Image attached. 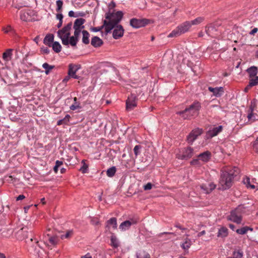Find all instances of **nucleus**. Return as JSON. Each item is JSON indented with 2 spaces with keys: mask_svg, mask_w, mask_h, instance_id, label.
<instances>
[{
  "mask_svg": "<svg viewBox=\"0 0 258 258\" xmlns=\"http://www.w3.org/2000/svg\"><path fill=\"white\" fill-rule=\"evenodd\" d=\"M191 27L189 21H185L178 25L168 36V37H174L180 36L187 32Z\"/></svg>",
  "mask_w": 258,
  "mask_h": 258,
  "instance_id": "39448f33",
  "label": "nucleus"
},
{
  "mask_svg": "<svg viewBox=\"0 0 258 258\" xmlns=\"http://www.w3.org/2000/svg\"><path fill=\"white\" fill-rule=\"evenodd\" d=\"M42 67L45 70V73L48 75L50 73V71L54 68V66L49 65L48 63L45 62L42 64Z\"/></svg>",
  "mask_w": 258,
  "mask_h": 258,
  "instance_id": "f704fd0d",
  "label": "nucleus"
},
{
  "mask_svg": "<svg viewBox=\"0 0 258 258\" xmlns=\"http://www.w3.org/2000/svg\"><path fill=\"white\" fill-rule=\"evenodd\" d=\"M216 187V185L212 182H207L201 185V188L203 191L208 194L211 192Z\"/></svg>",
  "mask_w": 258,
  "mask_h": 258,
  "instance_id": "4468645a",
  "label": "nucleus"
},
{
  "mask_svg": "<svg viewBox=\"0 0 258 258\" xmlns=\"http://www.w3.org/2000/svg\"><path fill=\"white\" fill-rule=\"evenodd\" d=\"M91 43L94 47H98L103 44V41L99 37L94 36L92 38Z\"/></svg>",
  "mask_w": 258,
  "mask_h": 258,
  "instance_id": "aec40b11",
  "label": "nucleus"
},
{
  "mask_svg": "<svg viewBox=\"0 0 258 258\" xmlns=\"http://www.w3.org/2000/svg\"><path fill=\"white\" fill-rule=\"evenodd\" d=\"M12 28L10 26H8L7 27V28H4L3 29V31L5 32V33H8L9 32L11 31L12 30Z\"/></svg>",
  "mask_w": 258,
  "mask_h": 258,
  "instance_id": "4d7b16f0",
  "label": "nucleus"
},
{
  "mask_svg": "<svg viewBox=\"0 0 258 258\" xmlns=\"http://www.w3.org/2000/svg\"><path fill=\"white\" fill-rule=\"evenodd\" d=\"M72 26V24L70 22L57 31V36L61 40V42L64 45L68 46L69 44V38L71 34L70 31Z\"/></svg>",
  "mask_w": 258,
  "mask_h": 258,
  "instance_id": "20e7f679",
  "label": "nucleus"
},
{
  "mask_svg": "<svg viewBox=\"0 0 258 258\" xmlns=\"http://www.w3.org/2000/svg\"><path fill=\"white\" fill-rule=\"evenodd\" d=\"M195 153L194 148L187 147L181 149L179 153L176 154V157L179 159L187 160L191 158Z\"/></svg>",
  "mask_w": 258,
  "mask_h": 258,
  "instance_id": "423d86ee",
  "label": "nucleus"
},
{
  "mask_svg": "<svg viewBox=\"0 0 258 258\" xmlns=\"http://www.w3.org/2000/svg\"><path fill=\"white\" fill-rule=\"evenodd\" d=\"M114 28L112 33L113 38L117 39L121 37L124 34V29L122 26L120 25H117Z\"/></svg>",
  "mask_w": 258,
  "mask_h": 258,
  "instance_id": "f8f14e48",
  "label": "nucleus"
},
{
  "mask_svg": "<svg viewBox=\"0 0 258 258\" xmlns=\"http://www.w3.org/2000/svg\"><path fill=\"white\" fill-rule=\"evenodd\" d=\"M153 185L151 183L148 182L147 184L144 186V189L145 190H150L152 188Z\"/></svg>",
  "mask_w": 258,
  "mask_h": 258,
  "instance_id": "8fccbe9b",
  "label": "nucleus"
},
{
  "mask_svg": "<svg viewBox=\"0 0 258 258\" xmlns=\"http://www.w3.org/2000/svg\"><path fill=\"white\" fill-rule=\"evenodd\" d=\"M75 30V31H74V36L79 38V35L81 33V32L82 31V29H78V28H73Z\"/></svg>",
  "mask_w": 258,
  "mask_h": 258,
  "instance_id": "09e8293b",
  "label": "nucleus"
},
{
  "mask_svg": "<svg viewBox=\"0 0 258 258\" xmlns=\"http://www.w3.org/2000/svg\"><path fill=\"white\" fill-rule=\"evenodd\" d=\"M213 29H214V28L213 26L206 27V32L209 36H210V35H211L210 31L211 30H213Z\"/></svg>",
  "mask_w": 258,
  "mask_h": 258,
  "instance_id": "3c124183",
  "label": "nucleus"
},
{
  "mask_svg": "<svg viewBox=\"0 0 258 258\" xmlns=\"http://www.w3.org/2000/svg\"><path fill=\"white\" fill-rule=\"evenodd\" d=\"M63 17V15L61 13H59L56 15V18L59 21H62Z\"/></svg>",
  "mask_w": 258,
  "mask_h": 258,
  "instance_id": "6e6d98bb",
  "label": "nucleus"
},
{
  "mask_svg": "<svg viewBox=\"0 0 258 258\" xmlns=\"http://www.w3.org/2000/svg\"><path fill=\"white\" fill-rule=\"evenodd\" d=\"M175 227L181 229V230H185L186 229L184 228H182L179 224H176L175 225Z\"/></svg>",
  "mask_w": 258,
  "mask_h": 258,
  "instance_id": "338daca9",
  "label": "nucleus"
},
{
  "mask_svg": "<svg viewBox=\"0 0 258 258\" xmlns=\"http://www.w3.org/2000/svg\"><path fill=\"white\" fill-rule=\"evenodd\" d=\"M150 20L147 19L133 18L130 20V25L134 28H139L147 25L149 23Z\"/></svg>",
  "mask_w": 258,
  "mask_h": 258,
  "instance_id": "6e6552de",
  "label": "nucleus"
},
{
  "mask_svg": "<svg viewBox=\"0 0 258 258\" xmlns=\"http://www.w3.org/2000/svg\"><path fill=\"white\" fill-rule=\"evenodd\" d=\"M137 258H150V255L144 250H140L136 253Z\"/></svg>",
  "mask_w": 258,
  "mask_h": 258,
  "instance_id": "393cba45",
  "label": "nucleus"
},
{
  "mask_svg": "<svg viewBox=\"0 0 258 258\" xmlns=\"http://www.w3.org/2000/svg\"><path fill=\"white\" fill-rule=\"evenodd\" d=\"M111 245L114 248H117L119 246L118 242L116 237L112 235L111 236Z\"/></svg>",
  "mask_w": 258,
  "mask_h": 258,
  "instance_id": "c9c22d12",
  "label": "nucleus"
},
{
  "mask_svg": "<svg viewBox=\"0 0 258 258\" xmlns=\"http://www.w3.org/2000/svg\"><path fill=\"white\" fill-rule=\"evenodd\" d=\"M257 30H258L257 28H254L250 32L249 34L250 35H253L257 32Z\"/></svg>",
  "mask_w": 258,
  "mask_h": 258,
  "instance_id": "052dcab7",
  "label": "nucleus"
},
{
  "mask_svg": "<svg viewBox=\"0 0 258 258\" xmlns=\"http://www.w3.org/2000/svg\"><path fill=\"white\" fill-rule=\"evenodd\" d=\"M141 148L142 147L140 145H136L135 146L134 148V152L136 157L140 154V150Z\"/></svg>",
  "mask_w": 258,
  "mask_h": 258,
  "instance_id": "c03bdc74",
  "label": "nucleus"
},
{
  "mask_svg": "<svg viewBox=\"0 0 258 258\" xmlns=\"http://www.w3.org/2000/svg\"><path fill=\"white\" fill-rule=\"evenodd\" d=\"M204 19L203 17H199L192 21H189V23L191 26L192 25H197L201 23L204 21Z\"/></svg>",
  "mask_w": 258,
  "mask_h": 258,
  "instance_id": "72a5a7b5",
  "label": "nucleus"
},
{
  "mask_svg": "<svg viewBox=\"0 0 258 258\" xmlns=\"http://www.w3.org/2000/svg\"><path fill=\"white\" fill-rule=\"evenodd\" d=\"M201 108V103L198 101H195L184 110L177 112V114L181 115L184 119H189L192 117L197 116L199 114Z\"/></svg>",
  "mask_w": 258,
  "mask_h": 258,
  "instance_id": "7ed1b4c3",
  "label": "nucleus"
},
{
  "mask_svg": "<svg viewBox=\"0 0 258 258\" xmlns=\"http://www.w3.org/2000/svg\"><path fill=\"white\" fill-rule=\"evenodd\" d=\"M41 51L43 52V53L46 54H47L49 53V50L47 47H42Z\"/></svg>",
  "mask_w": 258,
  "mask_h": 258,
  "instance_id": "5fc2aeb1",
  "label": "nucleus"
},
{
  "mask_svg": "<svg viewBox=\"0 0 258 258\" xmlns=\"http://www.w3.org/2000/svg\"><path fill=\"white\" fill-rule=\"evenodd\" d=\"M206 233V232L205 230L202 231L200 232H199L198 234V237H201L202 235H204Z\"/></svg>",
  "mask_w": 258,
  "mask_h": 258,
  "instance_id": "0e129e2a",
  "label": "nucleus"
},
{
  "mask_svg": "<svg viewBox=\"0 0 258 258\" xmlns=\"http://www.w3.org/2000/svg\"><path fill=\"white\" fill-rule=\"evenodd\" d=\"M105 27L104 25L100 27H92L91 28V31L94 32H97L100 31L103 27Z\"/></svg>",
  "mask_w": 258,
  "mask_h": 258,
  "instance_id": "de8ad7c7",
  "label": "nucleus"
},
{
  "mask_svg": "<svg viewBox=\"0 0 258 258\" xmlns=\"http://www.w3.org/2000/svg\"><path fill=\"white\" fill-rule=\"evenodd\" d=\"M243 182L247 187H249V184H251L250 183V179L248 177H246L243 180Z\"/></svg>",
  "mask_w": 258,
  "mask_h": 258,
  "instance_id": "864d4df0",
  "label": "nucleus"
},
{
  "mask_svg": "<svg viewBox=\"0 0 258 258\" xmlns=\"http://www.w3.org/2000/svg\"><path fill=\"white\" fill-rule=\"evenodd\" d=\"M223 128V127L222 125H219L218 126L210 128L207 133V136L208 138H210L215 137L222 132Z\"/></svg>",
  "mask_w": 258,
  "mask_h": 258,
  "instance_id": "9b49d317",
  "label": "nucleus"
},
{
  "mask_svg": "<svg viewBox=\"0 0 258 258\" xmlns=\"http://www.w3.org/2000/svg\"><path fill=\"white\" fill-rule=\"evenodd\" d=\"M58 241V238L56 236H53L48 238V241L47 242L46 244L49 248H51L52 247L56 245Z\"/></svg>",
  "mask_w": 258,
  "mask_h": 258,
  "instance_id": "f3484780",
  "label": "nucleus"
},
{
  "mask_svg": "<svg viewBox=\"0 0 258 258\" xmlns=\"http://www.w3.org/2000/svg\"><path fill=\"white\" fill-rule=\"evenodd\" d=\"M56 6H57V8L56 9V11L58 12H61L62 7V5H63V2L61 0H57L56 2Z\"/></svg>",
  "mask_w": 258,
  "mask_h": 258,
  "instance_id": "37998d69",
  "label": "nucleus"
},
{
  "mask_svg": "<svg viewBox=\"0 0 258 258\" xmlns=\"http://www.w3.org/2000/svg\"><path fill=\"white\" fill-rule=\"evenodd\" d=\"M69 16L71 17H76V16H75V13L73 11H69Z\"/></svg>",
  "mask_w": 258,
  "mask_h": 258,
  "instance_id": "680f3d73",
  "label": "nucleus"
},
{
  "mask_svg": "<svg viewBox=\"0 0 258 258\" xmlns=\"http://www.w3.org/2000/svg\"><path fill=\"white\" fill-rule=\"evenodd\" d=\"M73 234L72 230H69L66 232L64 235H61V238H68Z\"/></svg>",
  "mask_w": 258,
  "mask_h": 258,
  "instance_id": "49530a36",
  "label": "nucleus"
},
{
  "mask_svg": "<svg viewBox=\"0 0 258 258\" xmlns=\"http://www.w3.org/2000/svg\"><path fill=\"white\" fill-rule=\"evenodd\" d=\"M85 22V20L83 18L77 19L74 22L73 28L83 29L84 28L83 24Z\"/></svg>",
  "mask_w": 258,
  "mask_h": 258,
  "instance_id": "a211bd4d",
  "label": "nucleus"
},
{
  "mask_svg": "<svg viewBox=\"0 0 258 258\" xmlns=\"http://www.w3.org/2000/svg\"><path fill=\"white\" fill-rule=\"evenodd\" d=\"M81 163L82 164V166L80 168V171H81L83 173L87 172L88 170V165L86 164L85 160H83L81 162Z\"/></svg>",
  "mask_w": 258,
  "mask_h": 258,
  "instance_id": "e433bc0d",
  "label": "nucleus"
},
{
  "mask_svg": "<svg viewBox=\"0 0 258 258\" xmlns=\"http://www.w3.org/2000/svg\"><path fill=\"white\" fill-rule=\"evenodd\" d=\"M80 69V65H73L70 64L68 71V75L70 77L75 75L76 72Z\"/></svg>",
  "mask_w": 258,
  "mask_h": 258,
  "instance_id": "6ab92c4d",
  "label": "nucleus"
},
{
  "mask_svg": "<svg viewBox=\"0 0 258 258\" xmlns=\"http://www.w3.org/2000/svg\"><path fill=\"white\" fill-rule=\"evenodd\" d=\"M246 72L249 75L250 78L256 77L257 74V68L255 66H252L246 70Z\"/></svg>",
  "mask_w": 258,
  "mask_h": 258,
  "instance_id": "412c9836",
  "label": "nucleus"
},
{
  "mask_svg": "<svg viewBox=\"0 0 258 258\" xmlns=\"http://www.w3.org/2000/svg\"><path fill=\"white\" fill-rule=\"evenodd\" d=\"M203 129L199 127L193 129L187 136L186 142L190 145H192L198 138L203 134Z\"/></svg>",
  "mask_w": 258,
  "mask_h": 258,
  "instance_id": "0eeeda50",
  "label": "nucleus"
},
{
  "mask_svg": "<svg viewBox=\"0 0 258 258\" xmlns=\"http://www.w3.org/2000/svg\"><path fill=\"white\" fill-rule=\"evenodd\" d=\"M258 85V76H256L254 79H249V87H253Z\"/></svg>",
  "mask_w": 258,
  "mask_h": 258,
  "instance_id": "a19ab883",
  "label": "nucleus"
},
{
  "mask_svg": "<svg viewBox=\"0 0 258 258\" xmlns=\"http://www.w3.org/2000/svg\"><path fill=\"white\" fill-rule=\"evenodd\" d=\"M51 46L53 50L56 53L59 52L61 50V46L60 43L57 41L54 42Z\"/></svg>",
  "mask_w": 258,
  "mask_h": 258,
  "instance_id": "c85d7f7f",
  "label": "nucleus"
},
{
  "mask_svg": "<svg viewBox=\"0 0 258 258\" xmlns=\"http://www.w3.org/2000/svg\"><path fill=\"white\" fill-rule=\"evenodd\" d=\"M107 225H112L114 229L117 228V221L115 218H111L107 222Z\"/></svg>",
  "mask_w": 258,
  "mask_h": 258,
  "instance_id": "4c0bfd02",
  "label": "nucleus"
},
{
  "mask_svg": "<svg viewBox=\"0 0 258 258\" xmlns=\"http://www.w3.org/2000/svg\"><path fill=\"white\" fill-rule=\"evenodd\" d=\"M248 230H252V228H250L248 227L245 226L243 227H242L241 228L238 229L236 230V232L238 234L243 235L247 233Z\"/></svg>",
  "mask_w": 258,
  "mask_h": 258,
  "instance_id": "c756f323",
  "label": "nucleus"
},
{
  "mask_svg": "<svg viewBox=\"0 0 258 258\" xmlns=\"http://www.w3.org/2000/svg\"><path fill=\"white\" fill-rule=\"evenodd\" d=\"M63 162L59 160H56L55 162V166L59 167L61 165H62Z\"/></svg>",
  "mask_w": 258,
  "mask_h": 258,
  "instance_id": "13d9d810",
  "label": "nucleus"
},
{
  "mask_svg": "<svg viewBox=\"0 0 258 258\" xmlns=\"http://www.w3.org/2000/svg\"><path fill=\"white\" fill-rule=\"evenodd\" d=\"M238 168L234 167L228 171L222 170L219 179V188L221 190H225L229 188L232 185L234 177L236 176L238 171Z\"/></svg>",
  "mask_w": 258,
  "mask_h": 258,
  "instance_id": "f257e3e1",
  "label": "nucleus"
},
{
  "mask_svg": "<svg viewBox=\"0 0 258 258\" xmlns=\"http://www.w3.org/2000/svg\"><path fill=\"white\" fill-rule=\"evenodd\" d=\"M79 38L74 36H70L69 38V44L72 46H76L78 41Z\"/></svg>",
  "mask_w": 258,
  "mask_h": 258,
  "instance_id": "473e14b6",
  "label": "nucleus"
},
{
  "mask_svg": "<svg viewBox=\"0 0 258 258\" xmlns=\"http://www.w3.org/2000/svg\"><path fill=\"white\" fill-rule=\"evenodd\" d=\"M198 157L200 160H201L204 162H207L210 160L211 158V153L210 151H206L200 154Z\"/></svg>",
  "mask_w": 258,
  "mask_h": 258,
  "instance_id": "2eb2a0df",
  "label": "nucleus"
},
{
  "mask_svg": "<svg viewBox=\"0 0 258 258\" xmlns=\"http://www.w3.org/2000/svg\"><path fill=\"white\" fill-rule=\"evenodd\" d=\"M227 219L236 224H240L242 221V216L239 210L235 209L231 212Z\"/></svg>",
  "mask_w": 258,
  "mask_h": 258,
  "instance_id": "1a4fd4ad",
  "label": "nucleus"
},
{
  "mask_svg": "<svg viewBox=\"0 0 258 258\" xmlns=\"http://www.w3.org/2000/svg\"><path fill=\"white\" fill-rule=\"evenodd\" d=\"M116 171V168L115 166H112L107 170L106 174L109 177H113Z\"/></svg>",
  "mask_w": 258,
  "mask_h": 258,
  "instance_id": "7c9ffc66",
  "label": "nucleus"
},
{
  "mask_svg": "<svg viewBox=\"0 0 258 258\" xmlns=\"http://www.w3.org/2000/svg\"><path fill=\"white\" fill-rule=\"evenodd\" d=\"M137 223L136 220L132 219L131 220H126L122 222L119 226V228L121 231H125L128 229L132 224H135Z\"/></svg>",
  "mask_w": 258,
  "mask_h": 258,
  "instance_id": "ddd939ff",
  "label": "nucleus"
},
{
  "mask_svg": "<svg viewBox=\"0 0 258 258\" xmlns=\"http://www.w3.org/2000/svg\"><path fill=\"white\" fill-rule=\"evenodd\" d=\"M253 149L258 154V138L253 143Z\"/></svg>",
  "mask_w": 258,
  "mask_h": 258,
  "instance_id": "a18cd8bd",
  "label": "nucleus"
},
{
  "mask_svg": "<svg viewBox=\"0 0 258 258\" xmlns=\"http://www.w3.org/2000/svg\"><path fill=\"white\" fill-rule=\"evenodd\" d=\"M229 226L230 228L232 229L233 231L235 230V226L233 224H229Z\"/></svg>",
  "mask_w": 258,
  "mask_h": 258,
  "instance_id": "774afa93",
  "label": "nucleus"
},
{
  "mask_svg": "<svg viewBox=\"0 0 258 258\" xmlns=\"http://www.w3.org/2000/svg\"><path fill=\"white\" fill-rule=\"evenodd\" d=\"M77 98L76 97L74 98V104L70 106V108L72 110H75L78 109H81V107L80 105V103L77 101Z\"/></svg>",
  "mask_w": 258,
  "mask_h": 258,
  "instance_id": "2f4dec72",
  "label": "nucleus"
},
{
  "mask_svg": "<svg viewBox=\"0 0 258 258\" xmlns=\"http://www.w3.org/2000/svg\"><path fill=\"white\" fill-rule=\"evenodd\" d=\"M199 158L193 159L190 161V164L194 165H198L199 164Z\"/></svg>",
  "mask_w": 258,
  "mask_h": 258,
  "instance_id": "603ef678",
  "label": "nucleus"
},
{
  "mask_svg": "<svg viewBox=\"0 0 258 258\" xmlns=\"http://www.w3.org/2000/svg\"><path fill=\"white\" fill-rule=\"evenodd\" d=\"M256 106V100L254 99L251 101L248 112H253Z\"/></svg>",
  "mask_w": 258,
  "mask_h": 258,
  "instance_id": "58836bf2",
  "label": "nucleus"
},
{
  "mask_svg": "<svg viewBox=\"0 0 258 258\" xmlns=\"http://www.w3.org/2000/svg\"><path fill=\"white\" fill-rule=\"evenodd\" d=\"M233 257L234 258H243V252L241 250L234 251L233 252Z\"/></svg>",
  "mask_w": 258,
  "mask_h": 258,
  "instance_id": "79ce46f5",
  "label": "nucleus"
},
{
  "mask_svg": "<svg viewBox=\"0 0 258 258\" xmlns=\"http://www.w3.org/2000/svg\"><path fill=\"white\" fill-rule=\"evenodd\" d=\"M12 49H8L3 54V58L6 61H8L11 60L12 56Z\"/></svg>",
  "mask_w": 258,
  "mask_h": 258,
  "instance_id": "5701e85b",
  "label": "nucleus"
},
{
  "mask_svg": "<svg viewBox=\"0 0 258 258\" xmlns=\"http://www.w3.org/2000/svg\"><path fill=\"white\" fill-rule=\"evenodd\" d=\"M137 97L135 95L131 94L128 97L126 101V109L131 111L137 106Z\"/></svg>",
  "mask_w": 258,
  "mask_h": 258,
  "instance_id": "9d476101",
  "label": "nucleus"
},
{
  "mask_svg": "<svg viewBox=\"0 0 258 258\" xmlns=\"http://www.w3.org/2000/svg\"><path fill=\"white\" fill-rule=\"evenodd\" d=\"M227 235L228 229L225 227H222L219 230L217 236L218 237H225Z\"/></svg>",
  "mask_w": 258,
  "mask_h": 258,
  "instance_id": "bb28decb",
  "label": "nucleus"
},
{
  "mask_svg": "<svg viewBox=\"0 0 258 258\" xmlns=\"http://www.w3.org/2000/svg\"><path fill=\"white\" fill-rule=\"evenodd\" d=\"M81 258H92V257L89 253H87L86 255L82 256Z\"/></svg>",
  "mask_w": 258,
  "mask_h": 258,
  "instance_id": "e2e57ef3",
  "label": "nucleus"
},
{
  "mask_svg": "<svg viewBox=\"0 0 258 258\" xmlns=\"http://www.w3.org/2000/svg\"><path fill=\"white\" fill-rule=\"evenodd\" d=\"M83 34V38H82V42L83 43L85 44H88L89 43V36L90 34L89 32L86 30L82 31Z\"/></svg>",
  "mask_w": 258,
  "mask_h": 258,
  "instance_id": "b1692460",
  "label": "nucleus"
},
{
  "mask_svg": "<svg viewBox=\"0 0 258 258\" xmlns=\"http://www.w3.org/2000/svg\"><path fill=\"white\" fill-rule=\"evenodd\" d=\"M247 117L248 121L251 122L258 119L257 115L255 113H254L253 112H248Z\"/></svg>",
  "mask_w": 258,
  "mask_h": 258,
  "instance_id": "cd10ccee",
  "label": "nucleus"
},
{
  "mask_svg": "<svg viewBox=\"0 0 258 258\" xmlns=\"http://www.w3.org/2000/svg\"><path fill=\"white\" fill-rule=\"evenodd\" d=\"M25 198V197L23 195H20L17 197L16 200L20 201V200H23Z\"/></svg>",
  "mask_w": 258,
  "mask_h": 258,
  "instance_id": "bf43d9fd",
  "label": "nucleus"
},
{
  "mask_svg": "<svg viewBox=\"0 0 258 258\" xmlns=\"http://www.w3.org/2000/svg\"><path fill=\"white\" fill-rule=\"evenodd\" d=\"M192 242L189 238H185L184 241L181 245V247L184 250H187L191 245Z\"/></svg>",
  "mask_w": 258,
  "mask_h": 258,
  "instance_id": "a878e982",
  "label": "nucleus"
},
{
  "mask_svg": "<svg viewBox=\"0 0 258 258\" xmlns=\"http://www.w3.org/2000/svg\"><path fill=\"white\" fill-rule=\"evenodd\" d=\"M25 15L26 14L24 13L23 14H21V19L23 20V21H26V19H25Z\"/></svg>",
  "mask_w": 258,
  "mask_h": 258,
  "instance_id": "69168bd1",
  "label": "nucleus"
},
{
  "mask_svg": "<svg viewBox=\"0 0 258 258\" xmlns=\"http://www.w3.org/2000/svg\"><path fill=\"white\" fill-rule=\"evenodd\" d=\"M70 117V115L67 114L63 119H60L57 121V124L59 125H61L63 123H64V124L67 123V122L69 121Z\"/></svg>",
  "mask_w": 258,
  "mask_h": 258,
  "instance_id": "ea45409f",
  "label": "nucleus"
},
{
  "mask_svg": "<svg viewBox=\"0 0 258 258\" xmlns=\"http://www.w3.org/2000/svg\"><path fill=\"white\" fill-rule=\"evenodd\" d=\"M113 11L110 10L108 13L105 14L106 19L104 21V26H105V30L106 33L110 32L114 27L118 24L121 21L123 17V13L121 11H117L114 13Z\"/></svg>",
  "mask_w": 258,
  "mask_h": 258,
  "instance_id": "f03ea898",
  "label": "nucleus"
},
{
  "mask_svg": "<svg viewBox=\"0 0 258 258\" xmlns=\"http://www.w3.org/2000/svg\"><path fill=\"white\" fill-rule=\"evenodd\" d=\"M208 90L212 92L214 96L216 97H220L224 91H223V88L222 87H216V88H213L212 87H209Z\"/></svg>",
  "mask_w": 258,
  "mask_h": 258,
  "instance_id": "dca6fc26",
  "label": "nucleus"
},
{
  "mask_svg": "<svg viewBox=\"0 0 258 258\" xmlns=\"http://www.w3.org/2000/svg\"><path fill=\"white\" fill-rule=\"evenodd\" d=\"M53 39L54 36L53 34H47L43 39V43L50 47L52 45Z\"/></svg>",
  "mask_w": 258,
  "mask_h": 258,
  "instance_id": "4be33fe9",
  "label": "nucleus"
}]
</instances>
